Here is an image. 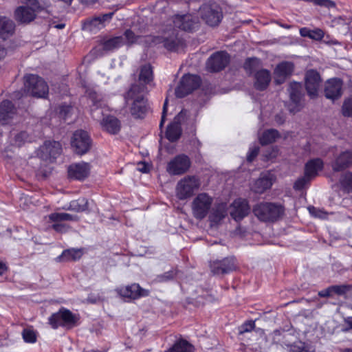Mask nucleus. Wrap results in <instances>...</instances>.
<instances>
[{
    "label": "nucleus",
    "mask_w": 352,
    "mask_h": 352,
    "mask_svg": "<svg viewBox=\"0 0 352 352\" xmlns=\"http://www.w3.org/2000/svg\"><path fill=\"white\" fill-rule=\"evenodd\" d=\"M146 92L144 85L133 84L124 96L125 104L135 118H143L148 111Z\"/></svg>",
    "instance_id": "obj_1"
},
{
    "label": "nucleus",
    "mask_w": 352,
    "mask_h": 352,
    "mask_svg": "<svg viewBox=\"0 0 352 352\" xmlns=\"http://www.w3.org/2000/svg\"><path fill=\"white\" fill-rule=\"evenodd\" d=\"M25 6L17 7L14 12V19L20 24H29L33 21L41 12H43L42 17L48 15L47 7L40 4L38 0H24Z\"/></svg>",
    "instance_id": "obj_2"
},
{
    "label": "nucleus",
    "mask_w": 352,
    "mask_h": 352,
    "mask_svg": "<svg viewBox=\"0 0 352 352\" xmlns=\"http://www.w3.org/2000/svg\"><path fill=\"white\" fill-rule=\"evenodd\" d=\"M254 215L263 221H274L284 213V208L280 204L262 202L256 204L252 209Z\"/></svg>",
    "instance_id": "obj_3"
},
{
    "label": "nucleus",
    "mask_w": 352,
    "mask_h": 352,
    "mask_svg": "<svg viewBox=\"0 0 352 352\" xmlns=\"http://www.w3.org/2000/svg\"><path fill=\"white\" fill-rule=\"evenodd\" d=\"M24 78V91L27 94L37 98H45L47 96L49 88L42 78L28 74Z\"/></svg>",
    "instance_id": "obj_4"
},
{
    "label": "nucleus",
    "mask_w": 352,
    "mask_h": 352,
    "mask_svg": "<svg viewBox=\"0 0 352 352\" xmlns=\"http://www.w3.org/2000/svg\"><path fill=\"white\" fill-rule=\"evenodd\" d=\"M213 198L206 192L199 193L191 203L192 216L197 220L206 218L211 210Z\"/></svg>",
    "instance_id": "obj_5"
},
{
    "label": "nucleus",
    "mask_w": 352,
    "mask_h": 352,
    "mask_svg": "<svg viewBox=\"0 0 352 352\" xmlns=\"http://www.w3.org/2000/svg\"><path fill=\"white\" fill-rule=\"evenodd\" d=\"M201 186L200 180L195 176H186L176 186V195L180 200L191 197Z\"/></svg>",
    "instance_id": "obj_6"
},
{
    "label": "nucleus",
    "mask_w": 352,
    "mask_h": 352,
    "mask_svg": "<svg viewBox=\"0 0 352 352\" xmlns=\"http://www.w3.org/2000/svg\"><path fill=\"white\" fill-rule=\"evenodd\" d=\"M48 320L53 329H57L58 327L72 328L76 325L78 318L69 309L62 308L58 312L52 314Z\"/></svg>",
    "instance_id": "obj_7"
},
{
    "label": "nucleus",
    "mask_w": 352,
    "mask_h": 352,
    "mask_svg": "<svg viewBox=\"0 0 352 352\" xmlns=\"http://www.w3.org/2000/svg\"><path fill=\"white\" fill-rule=\"evenodd\" d=\"M199 12L201 19L210 26L217 25L223 16L221 8L215 3L203 4Z\"/></svg>",
    "instance_id": "obj_8"
},
{
    "label": "nucleus",
    "mask_w": 352,
    "mask_h": 352,
    "mask_svg": "<svg viewBox=\"0 0 352 352\" xmlns=\"http://www.w3.org/2000/svg\"><path fill=\"white\" fill-rule=\"evenodd\" d=\"M71 145L76 154L82 155L90 150L91 140L87 131L77 130L73 134Z\"/></svg>",
    "instance_id": "obj_9"
},
{
    "label": "nucleus",
    "mask_w": 352,
    "mask_h": 352,
    "mask_svg": "<svg viewBox=\"0 0 352 352\" xmlns=\"http://www.w3.org/2000/svg\"><path fill=\"white\" fill-rule=\"evenodd\" d=\"M201 84V79L196 75H184L175 89V95L182 98L197 89Z\"/></svg>",
    "instance_id": "obj_10"
},
{
    "label": "nucleus",
    "mask_w": 352,
    "mask_h": 352,
    "mask_svg": "<svg viewBox=\"0 0 352 352\" xmlns=\"http://www.w3.org/2000/svg\"><path fill=\"white\" fill-rule=\"evenodd\" d=\"M49 220L54 223L52 228L57 232L64 233L69 230V226L65 223V221H78L79 217L77 215L66 212H53L49 214Z\"/></svg>",
    "instance_id": "obj_11"
},
{
    "label": "nucleus",
    "mask_w": 352,
    "mask_h": 352,
    "mask_svg": "<svg viewBox=\"0 0 352 352\" xmlns=\"http://www.w3.org/2000/svg\"><path fill=\"white\" fill-rule=\"evenodd\" d=\"M190 164V158L186 155L180 154L168 163L166 171L171 175H180L188 171Z\"/></svg>",
    "instance_id": "obj_12"
},
{
    "label": "nucleus",
    "mask_w": 352,
    "mask_h": 352,
    "mask_svg": "<svg viewBox=\"0 0 352 352\" xmlns=\"http://www.w3.org/2000/svg\"><path fill=\"white\" fill-rule=\"evenodd\" d=\"M230 62V56L225 52H217L208 60L206 67L208 71L217 72L223 69Z\"/></svg>",
    "instance_id": "obj_13"
},
{
    "label": "nucleus",
    "mask_w": 352,
    "mask_h": 352,
    "mask_svg": "<svg viewBox=\"0 0 352 352\" xmlns=\"http://www.w3.org/2000/svg\"><path fill=\"white\" fill-rule=\"evenodd\" d=\"M113 14L114 12H111L88 19L84 23L83 29L96 32L104 28L107 23H109Z\"/></svg>",
    "instance_id": "obj_14"
},
{
    "label": "nucleus",
    "mask_w": 352,
    "mask_h": 352,
    "mask_svg": "<svg viewBox=\"0 0 352 352\" xmlns=\"http://www.w3.org/2000/svg\"><path fill=\"white\" fill-rule=\"evenodd\" d=\"M301 84L294 82L289 84L288 92L290 98V104L288 105V109L291 113H295L300 109Z\"/></svg>",
    "instance_id": "obj_15"
},
{
    "label": "nucleus",
    "mask_w": 352,
    "mask_h": 352,
    "mask_svg": "<svg viewBox=\"0 0 352 352\" xmlns=\"http://www.w3.org/2000/svg\"><path fill=\"white\" fill-rule=\"evenodd\" d=\"M62 147L60 144L56 141H45L40 147L38 155L45 160L51 158L56 159L61 153Z\"/></svg>",
    "instance_id": "obj_16"
},
{
    "label": "nucleus",
    "mask_w": 352,
    "mask_h": 352,
    "mask_svg": "<svg viewBox=\"0 0 352 352\" xmlns=\"http://www.w3.org/2000/svg\"><path fill=\"white\" fill-rule=\"evenodd\" d=\"M320 82V76L317 71L311 69L307 72L305 75V87L307 94L311 98H314L318 95Z\"/></svg>",
    "instance_id": "obj_17"
},
{
    "label": "nucleus",
    "mask_w": 352,
    "mask_h": 352,
    "mask_svg": "<svg viewBox=\"0 0 352 352\" xmlns=\"http://www.w3.org/2000/svg\"><path fill=\"white\" fill-rule=\"evenodd\" d=\"M230 207V215L237 221L248 216L250 211L248 201L245 199H236L233 201Z\"/></svg>",
    "instance_id": "obj_18"
},
{
    "label": "nucleus",
    "mask_w": 352,
    "mask_h": 352,
    "mask_svg": "<svg viewBox=\"0 0 352 352\" xmlns=\"http://www.w3.org/2000/svg\"><path fill=\"white\" fill-rule=\"evenodd\" d=\"M236 269L233 258H226L221 261H215L210 264L211 272L214 275L228 274Z\"/></svg>",
    "instance_id": "obj_19"
},
{
    "label": "nucleus",
    "mask_w": 352,
    "mask_h": 352,
    "mask_svg": "<svg viewBox=\"0 0 352 352\" xmlns=\"http://www.w3.org/2000/svg\"><path fill=\"white\" fill-rule=\"evenodd\" d=\"M342 81L340 78H331L326 82L324 95L327 98L334 100L341 97L342 94Z\"/></svg>",
    "instance_id": "obj_20"
},
{
    "label": "nucleus",
    "mask_w": 352,
    "mask_h": 352,
    "mask_svg": "<svg viewBox=\"0 0 352 352\" xmlns=\"http://www.w3.org/2000/svg\"><path fill=\"white\" fill-rule=\"evenodd\" d=\"M186 114V110L181 111L175 118L174 122L168 126L166 137L169 141L175 142L180 138L182 129L179 123L184 119Z\"/></svg>",
    "instance_id": "obj_21"
},
{
    "label": "nucleus",
    "mask_w": 352,
    "mask_h": 352,
    "mask_svg": "<svg viewBox=\"0 0 352 352\" xmlns=\"http://www.w3.org/2000/svg\"><path fill=\"white\" fill-rule=\"evenodd\" d=\"M174 26L184 31H193L198 27V21L191 14L176 15Z\"/></svg>",
    "instance_id": "obj_22"
},
{
    "label": "nucleus",
    "mask_w": 352,
    "mask_h": 352,
    "mask_svg": "<svg viewBox=\"0 0 352 352\" xmlns=\"http://www.w3.org/2000/svg\"><path fill=\"white\" fill-rule=\"evenodd\" d=\"M90 165L88 163L81 162L74 164L68 168V175L70 178L83 180L89 174Z\"/></svg>",
    "instance_id": "obj_23"
},
{
    "label": "nucleus",
    "mask_w": 352,
    "mask_h": 352,
    "mask_svg": "<svg viewBox=\"0 0 352 352\" xmlns=\"http://www.w3.org/2000/svg\"><path fill=\"white\" fill-rule=\"evenodd\" d=\"M294 70V64L291 62L284 61L279 63L274 69V81L280 85L285 82Z\"/></svg>",
    "instance_id": "obj_24"
},
{
    "label": "nucleus",
    "mask_w": 352,
    "mask_h": 352,
    "mask_svg": "<svg viewBox=\"0 0 352 352\" xmlns=\"http://www.w3.org/2000/svg\"><path fill=\"white\" fill-rule=\"evenodd\" d=\"M274 181V175L270 173L261 174L260 177L254 182L252 190L256 193L261 194L271 188Z\"/></svg>",
    "instance_id": "obj_25"
},
{
    "label": "nucleus",
    "mask_w": 352,
    "mask_h": 352,
    "mask_svg": "<svg viewBox=\"0 0 352 352\" xmlns=\"http://www.w3.org/2000/svg\"><path fill=\"white\" fill-rule=\"evenodd\" d=\"M16 109L10 100L2 101L0 104V123L3 125L8 124L14 118Z\"/></svg>",
    "instance_id": "obj_26"
},
{
    "label": "nucleus",
    "mask_w": 352,
    "mask_h": 352,
    "mask_svg": "<svg viewBox=\"0 0 352 352\" xmlns=\"http://www.w3.org/2000/svg\"><path fill=\"white\" fill-rule=\"evenodd\" d=\"M148 291L142 289L138 284H132L120 289V294L123 297L136 299L142 296H147Z\"/></svg>",
    "instance_id": "obj_27"
},
{
    "label": "nucleus",
    "mask_w": 352,
    "mask_h": 352,
    "mask_svg": "<svg viewBox=\"0 0 352 352\" xmlns=\"http://www.w3.org/2000/svg\"><path fill=\"white\" fill-rule=\"evenodd\" d=\"M352 165V152H342L336 157L332 163L331 167L333 171H342Z\"/></svg>",
    "instance_id": "obj_28"
},
{
    "label": "nucleus",
    "mask_w": 352,
    "mask_h": 352,
    "mask_svg": "<svg viewBox=\"0 0 352 352\" xmlns=\"http://www.w3.org/2000/svg\"><path fill=\"white\" fill-rule=\"evenodd\" d=\"M271 81V74L265 69H260L254 74V87L260 91L265 90Z\"/></svg>",
    "instance_id": "obj_29"
},
{
    "label": "nucleus",
    "mask_w": 352,
    "mask_h": 352,
    "mask_svg": "<svg viewBox=\"0 0 352 352\" xmlns=\"http://www.w3.org/2000/svg\"><path fill=\"white\" fill-rule=\"evenodd\" d=\"M15 27V23L12 19L5 16H0V37L6 39L12 36Z\"/></svg>",
    "instance_id": "obj_30"
},
{
    "label": "nucleus",
    "mask_w": 352,
    "mask_h": 352,
    "mask_svg": "<svg viewBox=\"0 0 352 352\" xmlns=\"http://www.w3.org/2000/svg\"><path fill=\"white\" fill-rule=\"evenodd\" d=\"M101 125L104 130L111 134H116L120 130V120L113 116L104 117L101 122Z\"/></svg>",
    "instance_id": "obj_31"
},
{
    "label": "nucleus",
    "mask_w": 352,
    "mask_h": 352,
    "mask_svg": "<svg viewBox=\"0 0 352 352\" xmlns=\"http://www.w3.org/2000/svg\"><path fill=\"white\" fill-rule=\"evenodd\" d=\"M162 42L165 48L169 51H177L184 45V40L173 32L169 36L163 38Z\"/></svg>",
    "instance_id": "obj_32"
},
{
    "label": "nucleus",
    "mask_w": 352,
    "mask_h": 352,
    "mask_svg": "<svg viewBox=\"0 0 352 352\" xmlns=\"http://www.w3.org/2000/svg\"><path fill=\"white\" fill-rule=\"evenodd\" d=\"M323 168V162L319 159L316 158L308 161L305 167V174L307 177L312 179L315 177L318 171L321 170Z\"/></svg>",
    "instance_id": "obj_33"
},
{
    "label": "nucleus",
    "mask_w": 352,
    "mask_h": 352,
    "mask_svg": "<svg viewBox=\"0 0 352 352\" xmlns=\"http://www.w3.org/2000/svg\"><path fill=\"white\" fill-rule=\"evenodd\" d=\"M227 215V207L226 204L216 205L211 210L209 215L210 221L213 223H219Z\"/></svg>",
    "instance_id": "obj_34"
},
{
    "label": "nucleus",
    "mask_w": 352,
    "mask_h": 352,
    "mask_svg": "<svg viewBox=\"0 0 352 352\" xmlns=\"http://www.w3.org/2000/svg\"><path fill=\"white\" fill-rule=\"evenodd\" d=\"M153 80V68L151 65L146 64L140 67L138 82L135 84L143 85L146 88V85H148Z\"/></svg>",
    "instance_id": "obj_35"
},
{
    "label": "nucleus",
    "mask_w": 352,
    "mask_h": 352,
    "mask_svg": "<svg viewBox=\"0 0 352 352\" xmlns=\"http://www.w3.org/2000/svg\"><path fill=\"white\" fill-rule=\"evenodd\" d=\"M82 252L80 249H68L63 252V253L56 258L58 261H73L78 260L81 258Z\"/></svg>",
    "instance_id": "obj_36"
},
{
    "label": "nucleus",
    "mask_w": 352,
    "mask_h": 352,
    "mask_svg": "<svg viewBox=\"0 0 352 352\" xmlns=\"http://www.w3.org/2000/svg\"><path fill=\"white\" fill-rule=\"evenodd\" d=\"M67 210L82 212L88 209V201L85 198H80L69 202L67 206L63 208Z\"/></svg>",
    "instance_id": "obj_37"
},
{
    "label": "nucleus",
    "mask_w": 352,
    "mask_h": 352,
    "mask_svg": "<svg viewBox=\"0 0 352 352\" xmlns=\"http://www.w3.org/2000/svg\"><path fill=\"white\" fill-rule=\"evenodd\" d=\"M165 352H193V346L186 340L181 339Z\"/></svg>",
    "instance_id": "obj_38"
},
{
    "label": "nucleus",
    "mask_w": 352,
    "mask_h": 352,
    "mask_svg": "<svg viewBox=\"0 0 352 352\" xmlns=\"http://www.w3.org/2000/svg\"><path fill=\"white\" fill-rule=\"evenodd\" d=\"M124 44L123 36H115L107 39L103 43V49L104 50L111 51L117 49Z\"/></svg>",
    "instance_id": "obj_39"
},
{
    "label": "nucleus",
    "mask_w": 352,
    "mask_h": 352,
    "mask_svg": "<svg viewBox=\"0 0 352 352\" xmlns=\"http://www.w3.org/2000/svg\"><path fill=\"white\" fill-rule=\"evenodd\" d=\"M278 137V131L276 129H272L264 131L259 140L262 145H265L273 143Z\"/></svg>",
    "instance_id": "obj_40"
},
{
    "label": "nucleus",
    "mask_w": 352,
    "mask_h": 352,
    "mask_svg": "<svg viewBox=\"0 0 352 352\" xmlns=\"http://www.w3.org/2000/svg\"><path fill=\"white\" fill-rule=\"evenodd\" d=\"M340 184L342 190L346 192H352V173L346 172L342 175Z\"/></svg>",
    "instance_id": "obj_41"
},
{
    "label": "nucleus",
    "mask_w": 352,
    "mask_h": 352,
    "mask_svg": "<svg viewBox=\"0 0 352 352\" xmlns=\"http://www.w3.org/2000/svg\"><path fill=\"white\" fill-rule=\"evenodd\" d=\"M260 66V60L256 58H248L244 63V69L247 73H254Z\"/></svg>",
    "instance_id": "obj_42"
},
{
    "label": "nucleus",
    "mask_w": 352,
    "mask_h": 352,
    "mask_svg": "<svg viewBox=\"0 0 352 352\" xmlns=\"http://www.w3.org/2000/svg\"><path fill=\"white\" fill-rule=\"evenodd\" d=\"M86 95L91 100L94 106L99 107L101 106L102 97L93 89H87L86 90Z\"/></svg>",
    "instance_id": "obj_43"
},
{
    "label": "nucleus",
    "mask_w": 352,
    "mask_h": 352,
    "mask_svg": "<svg viewBox=\"0 0 352 352\" xmlns=\"http://www.w3.org/2000/svg\"><path fill=\"white\" fill-rule=\"evenodd\" d=\"M22 336L25 342L34 343L36 341V332L30 328L24 329Z\"/></svg>",
    "instance_id": "obj_44"
},
{
    "label": "nucleus",
    "mask_w": 352,
    "mask_h": 352,
    "mask_svg": "<svg viewBox=\"0 0 352 352\" xmlns=\"http://www.w3.org/2000/svg\"><path fill=\"white\" fill-rule=\"evenodd\" d=\"M342 113L345 117H352V96L344 99Z\"/></svg>",
    "instance_id": "obj_45"
},
{
    "label": "nucleus",
    "mask_w": 352,
    "mask_h": 352,
    "mask_svg": "<svg viewBox=\"0 0 352 352\" xmlns=\"http://www.w3.org/2000/svg\"><path fill=\"white\" fill-rule=\"evenodd\" d=\"M177 274V270H173L168 272H166L162 274L157 275L155 278V281L158 283H163L170 280L176 276Z\"/></svg>",
    "instance_id": "obj_46"
},
{
    "label": "nucleus",
    "mask_w": 352,
    "mask_h": 352,
    "mask_svg": "<svg viewBox=\"0 0 352 352\" xmlns=\"http://www.w3.org/2000/svg\"><path fill=\"white\" fill-rule=\"evenodd\" d=\"M351 289L350 285H332L331 290L333 294H337L338 296H344L347 292H349Z\"/></svg>",
    "instance_id": "obj_47"
},
{
    "label": "nucleus",
    "mask_w": 352,
    "mask_h": 352,
    "mask_svg": "<svg viewBox=\"0 0 352 352\" xmlns=\"http://www.w3.org/2000/svg\"><path fill=\"white\" fill-rule=\"evenodd\" d=\"M123 38L124 40V43L131 45L138 42V40L140 37L136 36L131 30H127L125 31Z\"/></svg>",
    "instance_id": "obj_48"
},
{
    "label": "nucleus",
    "mask_w": 352,
    "mask_h": 352,
    "mask_svg": "<svg viewBox=\"0 0 352 352\" xmlns=\"http://www.w3.org/2000/svg\"><path fill=\"white\" fill-rule=\"evenodd\" d=\"M255 327L254 321L250 320L245 322L244 324L241 325L239 327V334H243L247 332H250L253 330Z\"/></svg>",
    "instance_id": "obj_49"
},
{
    "label": "nucleus",
    "mask_w": 352,
    "mask_h": 352,
    "mask_svg": "<svg viewBox=\"0 0 352 352\" xmlns=\"http://www.w3.org/2000/svg\"><path fill=\"white\" fill-rule=\"evenodd\" d=\"M28 135L26 132L22 131L14 137V144L17 146H21L25 142L28 141Z\"/></svg>",
    "instance_id": "obj_50"
},
{
    "label": "nucleus",
    "mask_w": 352,
    "mask_h": 352,
    "mask_svg": "<svg viewBox=\"0 0 352 352\" xmlns=\"http://www.w3.org/2000/svg\"><path fill=\"white\" fill-rule=\"evenodd\" d=\"M311 179L309 177H307L305 175L303 177L298 178L294 185V188L296 190H301L309 182Z\"/></svg>",
    "instance_id": "obj_51"
},
{
    "label": "nucleus",
    "mask_w": 352,
    "mask_h": 352,
    "mask_svg": "<svg viewBox=\"0 0 352 352\" xmlns=\"http://www.w3.org/2000/svg\"><path fill=\"white\" fill-rule=\"evenodd\" d=\"M289 352H309L305 343L299 342L298 344H292L290 346Z\"/></svg>",
    "instance_id": "obj_52"
},
{
    "label": "nucleus",
    "mask_w": 352,
    "mask_h": 352,
    "mask_svg": "<svg viewBox=\"0 0 352 352\" xmlns=\"http://www.w3.org/2000/svg\"><path fill=\"white\" fill-rule=\"evenodd\" d=\"M324 36V32L321 29L311 30L310 38L316 41L321 40Z\"/></svg>",
    "instance_id": "obj_53"
},
{
    "label": "nucleus",
    "mask_w": 352,
    "mask_h": 352,
    "mask_svg": "<svg viewBox=\"0 0 352 352\" xmlns=\"http://www.w3.org/2000/svg\"><path fill=\"white\" fill-rule=\"evenodd\" d=\"M258 151L259 148L258 146L250 148L247 155V160L250 162H252L254 159L258 155Z\"/></svg>",
    "instance_id": "obj_54"
},
{
    "label": "nucleus",
    "mask_w": 352,
    "mask_h": 352,
    "mask_svg": "<svg viewBox=\"0 0 352 352\" xmlns=\"http://www.w3.org/2000/svg\"><path fill=\"white\" fill-rule=\"evenodd\" d=\"M309 210L314 217L319 218H324L326 217V213L314 207L309 208Z\"/></svg>",
    "instance_id": "obj_55"
},
{
    "label": "nucleus",
    "mask_w": 352,
    "mask_h": 352,
    "mask_svg": "<svg viewBox=\"0 0 352 352\" xmlns=\"http://www.w3.org/2000/svg\"><path fill=\"white\" fill-rule=\"evenodd\" d=\"M72 107L68 105H61L60 107L59 114L61 117L65 119L68 114L70 113Z\"/></svg>",
    "instance_id": "obj_56"
},
{
    "label": "nucleus",
    "mask_w": 352,
    "mask_h": 352,
    "mask_svg": "<svg viewBox=\"0 0 352 352\" xmlns=\"http://www.w3.org/2000/svg\"><path fill=\"white\" fill-rule=\"evenodd\" d=\"M167 104H168V100L166 99L165 102L163 105V110H162V118L160 123V128H162L164 125V123L165 122L166 112H167Z\"/></svg>",
    "instance_id": "obj_57"
},
{
    "label": "nucleus",
    "mask_w": 352,
    "mask_h": 352,
    "mask_svg": "<svg viewBox=\"0 0 352 352\" xmlns=\"http://www.w3.org/2000/svg\"><path fill=\"white\" fill-rule=\"evenodd\" d=\"M137 169L140 172L146 173L149 171V166L148 164L144 162H140L138 164Z\"/></svg>",
    "instance_id": "obj_58"
},
{
    "label": "nucleus",
    "mask_w": 352,
    "mask_h": 352,
    "mask_svg": "<svg viewBox=\"0 0 352 352\" xmlns=\"http://www.w3.org/2000/svg\"><path fill=\"white\" fill-rule=\"evenodd\" d=\"M333 295L331 290V286L327 287L325 289L321 290L318 292V296L322 298L330 297Z\"/></svg>",
    "instance_id": "obj_59"
},
{
    "label": "nucleus",
    "mask_w": 352,
    "mask_h": 352,
    "mask_svg": "<svg viewBox=\"0 0 352 352\" xmlns=\"http://www.w3.org/2000/svg\"><path fill=\"white\" fill-rule=\"evenodd\" d=\"M300 34L302 37H308L310 38L311 30L307 28H302L300 29Z\"/></svg>",
    "instance_id": "obj_60"
},
{
    "label": "nucleus",
    "mask_w": 352,
    "mask_h": 352,
    "mask_svg": "<svg viewBox=\"0 0 352 352\" xmlns=\"http://www.w3.org/2000/svg\"><path fill=\"white\" fill-rule=\"evenodd\" d=\"M98 0H80V3L87 6L93 5Z\"/></svg>",
    "instance_id": "obj_61"
},
{
    "label": "nucleus",
    "mask_w": 352,
    "mask_h": 352,
    "mask_svg": "<svg viewBox=\"0 0 352 352\" xmlns=\"http://www.w3.org/2000/svg\"><path fill=\"white\" fill-rule=\"evenodd\" d=\"M8 270V267L6 266V265L0 261V275H2L5 272H6Z\"/></svg>",
    "instance_id": "obj_62"
},
{
    "label": "nucleus",
    "mask_w": 352,
    "mask_h": 352,
    "mask_svg": "<svg viewBox=\"0 0 352 352\" xmlns=\"http://www.w3.org/2000/svg\"><path fill=\"white\" fill-rule=\"evenodd\" d=\"M275 120L278 124H283L284 122V119L279 115H276L275 117Z\"/></svg>",
    "instance_id": "obj_63"
},
{
    "label": "nucleus",
    "mask_w": 352,
    "mask_h": 352,
    "mask_svg": "<svg viewBox=\"0 0 352 352\" xmlns=\"http://www.w3.org/2000/svg\"><path fill=\"white\" fill-rule=\"evenodd\" d=\"M346 324L349 325V327L352 329V317H348L344 320Z\"/></svg>",
    "instance_id": "obj_64"
}]
</instances>
